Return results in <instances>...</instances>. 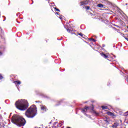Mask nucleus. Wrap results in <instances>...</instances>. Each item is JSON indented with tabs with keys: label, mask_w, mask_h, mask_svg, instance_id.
Here are the masks:
<instances>
[{
	"label": "nucleus",
	"mask_w": 128,
	"mask_h": 128,
	"mask_svg": "<svg viewBox=\"0 0 128 128\" xmlns=\"http://www.w3.org/2000/svg\"><path fill=\"white\" fill-rule=\"evenodd\" d=\"M2 78H4V77L2 76H0V80H2Z\"/></svg>",
	"instance_id": "23"
},
{
	"label": "nucleus",
	"mask_w": 128,
	"mask_h": 128,
	"mask_svg": "<svg viewBox=\"0 0 128 128\" xmlns=\"http://www.w3.org/2000/svg\"><path fill=\"white\" fill-rule=\"evenodd\" d=\"M67 32H72V30H70V29H66Z\"/></svg>",
	"instance_id": "18"
},
{
	"label": "nucleus",
	"mask_w": 128,
	"mask_h": 128,
	"mask_svg": "<svg viewBox=\"0 0 128 128\" xmlns=\"http://www.w3.org/2000/svg\"><path fill=\"white\" fill-rule=\"evenodd\" d=\"M92 110L93 114H94L96 116H98V113L94 110V106H92Z\"/></svg>",
	"instance_id": "7"
},
{
	"label": "nucleus",
	"mask_w": 128,
	"mask_h": 128,
	"mask_svg": "<svg viewBox=\"0 0 128 128\" xmlns=\"http://www.w3.org/2000/svg\"><path fill=\"white\" fill-rule=\"evenodd\" d=\"M36 102H37V101H36Z\"/></svg>",
	"instance_id": "32"
},
{
	"label": "nucleus",
	"mask_w": 128,
	"mask_h": 128,
	"mask_svg": "<svg viewBox=\"0 0 128 128\" xmlns=\"http://www.w3.org/2000/svg\"><path fill=\"white\" fill-rule=\"evenodd\" d=\"M49 124H52V122H50Z\"/></svg>",
	"instance_id": "30"
},
{
	"label": "nucleus",
	"mask_w": 128,
	"mask_h": 128,
	"mask_svg": "<svg viewBox=\"0 0 128 128\" xmlns=\"http://www.w3.org/2000/svg\"><path fill=\"white\" fill-rule=\"evenodd\" d=\"M126 80H127V82H128V78H126Z\"/></svg>",
	"instance_id": "26"
},
{
	"label": "nucleus",
	"mask_w": 128,
	"mask_h": 128,
	"mask_svg": "<svg viewBox=\"0 0 128 128\" xmlns=\"http://www.w3.org/2000/svg\"><path fill=\"white\" fill-rule=\"evenodd\" d=\"M98 8H104V4H98Z\"/></svg>",
	"instance_id": "14"
},
{
	"label": "nucleus",
	"mask_w": 128,
	"mask_h": 128,
	"mask_svg": "<svg viewBox=\"0 0 128 128\" xmlns=\"http://www.w3.org/2000/svg\"><path fill=\"white\" fill-rule=\"evenodd\" d=\"M0 120H2V117L0 118Z\"/></svg>",
	"instance_id": "33"
},
{
	"label": "nucleus",
	"mask_w": 128,
	"mask_h": 128,
	"mask_svg": "<svg viewBox=\"0 0 128 128\" xmlns=\"http://www.w3.org/2000/svg\"><path fill=\"white\" fill-rule=\"evenodd\" d=\"M60 13H58V12H56V14H58Z\"/></svg>",
	"instance_id": "27"
},
{
	"label": "nucleus",
	"mask_w": 128,
	"mask_h": 128,
	"mask_svg": "<svg viewBox=\"0 0 128 128\" xmlns=\"http://www.w3.org/2000/svg\"><path fill=\"white\" fill-rule=\"evenodd\" d=\"M124 38H125V40H126V38H126V36H124Z\"/></svg>",
	"instance_id": "25"
},
{
	"label": "nucleus",
	"mask_w": 128,
	"mask_h": 128,
	"mask_svg": "<svg viewBox=\"0 0 128 128\" xmlns=\"http://www.w3.org/2000/svg\"><path fill=\"white\" fill-rule=\"evenodd\" d=\"M108 116H114V114L112 112H107Z\"/></svg>",
	"instance_id": "10"
},
{
	"label": "nucleus",
	"mask_w": 128,
	"mask_h": 128,
	"mask_svg": "<svg viewBox=\"0 0 128 128\" xmlns=\"http://www.w3.org/2000/svg\"><path fill=\"white\" fill-rule=\"evenodd\" d=\"M4 22V20H3Z\"/></svg>",
	"instance_id": "34"
},
{
	"label": "nucleus",
	"mask_w": 128,
	"mask_h": 128,
	"mask_svg": "<svg viewBox=\"0 0 128 128\" xmlns=\"http://www.w3.org/2000/svg\"><path fill=\"white\" fill-rule=\"evenodd\" d=\"M101 56H102V58H108V56L104 53L101 54Z\"/></svg>",
	"instance_id": "8"
},
{
	"label": "nucleus",
	"mask_w": 128,
	"mask_h": 128,
	"mask_svg": "<svg viewBox=\"0 0 128 128\" xmlns=\"http://www.w3.org/2000/svg\"><path fill=\"white\" fill-rule=\"evenodd\" d=\"M102 46H103V48H104V45H102Z\"/></svg>",
	"instance_id": "29"
},
{
	"label": "nucleus",
	"mask_w": 128,
	"mask_h": 128,
	"mask_svg": "<svg viewBox=\"0 0 128 128\" xmlns=\"http://www.w3.org/2000/svg\"><path fill=\"white\" fill-rule=\"evenodd\" d=\"M16 108L20 110H26L28 108V102L26 100H21L16 101Z\"/></svg>",
	"instance_id": "2"
},
{
	"label": "nucleus",
	"mask_w": 128,
	"mask_h": 128,
	"mask_svg": "<svg viewBox=\"0 0 128 128\" xmlns=\"http://www.w3.org/2000/svg\"><path fill=\"white\" fill-rule=\"evenodd\" d=\"M56 124H58V122H55L53 124H54V126H55Z\"/></svg>",
	"instance_id": "22"
},
{
	"label": "nucleus",
	"mask_w": 128,
	"mask_h": 128,
	"mask_svg": "<svg viewBox=\"0 0 128 128\" xmlns=\"http://www.w3.org/2000/svg\"><path fill=\"white\" fill-rule=\"evenodd\" d=\"M88 4V2L86 1L81 2H80V6H84V4Z\"/></svg>",
	"instance_id": "11"
},
{
	"label": "nucleus",
	"mask_w": 128,
	"mask_h": 128,
	"mask_svg": "<svg viewBox=\"0 0 128 128\" xmlns=\"http://www.w3.org/2000/svg\"><path fill=\"white\" fill-rule=\"evenodd\" d=\"M14 84H15L16 86H20V84L22 82H20V81H14Z\"/></svg>",
	"instance_id": "6"
},
{
	"label": "nucleus",
	"mask_w": 128,
	"mask_h": 128,
	"mask_svg": "<svg viewBox=\"0 0 128 128\" xmlns=\"http://www.w3.org/2000/svg\"><path fill=\"white\" fill-rule=\"evenodd\" d=\"M41 110H45V112H46V107L44 106H41Z\"/></svg>",
	"instance_id": "9"
},
{
	"label": "nucleus",
	"mask_w": 128,
	"mask_h": 128,
	"mask_svg": "<svg viewBox=\"0 0 128 128\" xmlns=\"http://www.w3.org/2000/svg\"><path fill=\"white\" fill-rule=\"evenodd\" d=\"M102 110H108V106H102Z\"/></svg>",
	"instance_id": "15"
},
{
	"label": "nucleus",
	"mask_w": 128,
	"mask_h": 128,
	"mask_svg": "<svg viewBox=\"0 0 128 128\" xmlns=\"http://www.w3.org/2000/svg\"><path fill=\"white\" fill-rule=\"evenodd\" d=\"M49 128H56V126H54V125H53L52 126H50Z\"/></svg>",
	"instance_id": "17"
},
{
	"label": "nucleus",
	"mask_w": 128,
	"mask_h": 128,
	"mask_svg": "<svg viewBox=\"0 0 128 128\" xmlns=\"http://www.w3.org/2000/svg\"><path fill=\"white\" fill-rule=\"evenodd\" d=\"M0 54H2V52H0Z\"/></svg>",
	"instance_id": "36"
},
{
	"label": "nucleus",
	"mask_w": 128,
	"mask_h": 128,
	"mask_svg": "<svg viewBox=\"0 0 128 128\" xmlns=\"http://www.w3.org/2000/svg\"><path fill=\"white\" fill-rule=\"evenodd\" d=\"M18 24H20V22H18Z\"/></svg>",
	"instance_id": "35"
},
{
	"label": "nucleus",
	"mask_w": 128,
	"mask_h": 128,
	"mask_svg": "<svg viewBox=\"0 0 128 128\" xmlns=\"http://www.w3.org/2000/svg\"><path fill=\"white\" fill-rule=\"evenodd\" d=\"M105 124H110V121H108V120L106 119L104 120Z\"/></svg>",
	"instance_id": "12"
},
{
	"label": "nucleus",
	"mask_w": 128,
	"mask_h": 128,
	"mask_svg": "<svg viewBox=\"0 0 128 128\" xmlns=\"http://www.w3.org/2000/svg\"><path fill=\"white\" fill-rule=\"evenodd\" d=\"M78 35L80 36H82V33L78 34Z\"/></svg>",
	"instance_id": "21"
},
{
	"label": "nucleus",
	"mask_w": 128,
	"mask_h": 128,
	"mask_svg": "<svg viewBox=\"0 0 128 128\" xmlns=\"http://www.w3.org/2000/svg\"><path fill=\"white\" fill-rule=\"evenodd\" d=\"M86 10H90V6L85 7Z\"/></svg>",
	"instance_id": "20"
},
{
	"label": "nucleus",
	"mask_w": 128,
	"mask_h": 128,
	"mask_svg": "<svg viewBox=\"0 0 128 128\" xmlns=\"http://www.w3.org/2000/svg\"><path fill=\"white\" fill-rule=\"evenodd\" d=\"M90 108L86 106V108H82L81 110V112L84 114L86 116H88V118H90V116L86 114L85 112H88V110H89Z\"/></svg>",
	"instance_id": "4"
},
{
	"label": "nucleus",
	"mask_w": 128,
	"mask_h": 128,
	"mask_svg": "<svg viewBox=\"0 0 128 128\" xmlns=\"http://www.w3.org/2000/svg\"><path fill=\"white\" fill-rule=\"evenodd\" d=\"M114 58H116V56H114Z\"/></svg>",
	"instance_id": "37"
},
{
	"label": "nucleus",
	"mask_w": 128,
	"mask_h": 128,
	"mask_svg": "<svg viewBox=\"0 0 128 128\" xmlns=\"http://www.w3.org/2000/svg\"><path fill=\"white\" fill-rule=\"evenodd\" d=\"M4 36V30H2L1 29V36Z\"/></svg>",
	"instance_id": "16"
},
{
	"label": "nucleus",
	"mask_w": 128,
	"mask_h": 128,
	"mask_svg": "<svg viewBox=\"0 0 128 128\" xmlns=\"http://www.w3.org/2000/svg\"><path fill=\"white\" fill-rule=\"evenodd\" d=\"M67 128H70V127H67Z\"/></svg>",
	"instance_id": "31"
},
{
	"label": "nucleus",
	"mask_w": 128,
	"mask_h": 128,
	"mask_svg": "<svg viewBox=\"0 0 128 128\" xmlns=\"http://www.w3.org/2000/svg\"><path fill=\"white\" fill-rule=\"evenodd\" d=\"M112 128H122V125H120V124L118 122L114 123V124L112 126Z\"/></svg>",
	"instance_id": "5"
},
{
	"label": "nucleus",
	"mask_w": 128,
	"mask_h": 128,
	"mask_svg": "<svg viewBox=\"0 0 128 128\" xmlns=\"http://www.w3.org/2000/svg\"><path fill=\"white\" fill-rule=\"evenodd\" d=\"M126 40L128 42V38H126Z\"/></svg>",
	"instance_id": "28"
},
{
	"label": "nucleus",
	"mask_w": 128,
	"mask_h": 128,
	"mask_svg": "<svg viewBox=\"0 0 128 128\" xmlns=\"http://www.w3.org/2000/svg\"><path fill=\"white\" fill-rule=\"evenodd\" d=\"M54 9L56 10V12H60V10L58 8H54Z\"/></svg>",
	"instance_id": "19"
},
{
	"label": "nucleus",
	"mask_w": 128,
	"mask_h": 128,
	"mask_svg": "<svg viewBox=\"0 0 128 128\" xmlns=\"http://www.w3.org/2000/svg\"><path fill=\"white\" fill-rule=\"evenodd\" d=\"M89 40H90L91 42H96V40L92 38H89Z\"/></svg>",
	"instance_id": "13"
},
{
	"label": "nucleus",
	"mask_w": 128,
	"mask_h": 128,
	"mask_svg": "<svg viewBox=\"0 0 128 128\" xmlns=\"http://www.w3.org/2000/svg\"><path fill=\"white\" fill-rule=\"evenodd\" d=\"M12 122L18 126H24L26 122L24 118L16 114H14L12 116Z\"/></svg>",
	"instance_id": "1"
},
{
	"label": "nucleus",
	"mask_w": 128,
	"mask_h": 128,
	"mask_svg": "<svg viewBox=\"0 0 128 128\" xmlns=\"http://www.w3.org/2000/svg\"><path fill=\"white\" fill-rule=\"evenodd\" d=\"M60 18V20H62V16H60V18Z\"/></svg>",
	"instance_id": "24"
},
{
	"label": "nucleus",
	"mask_w": 128,
	"mask_h": 128,
	"mask_svg": "<svg viewBox=\"0 0 128 128\" xmlns=\"http://www.w3.org/2000/svg\"><path fill=\"white\" fill-rule=\"evenodd\" d=\"M36 105H32L29 108H28L25 114L27 118H32L36 116Z\"/></svg>",
	"instance_id": "3"
}]
</instances>
